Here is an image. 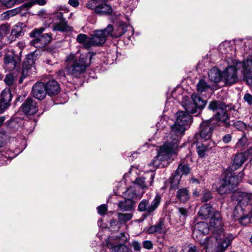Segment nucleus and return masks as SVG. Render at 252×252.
Returning a JSON list of instances; mask_svg holds the SVG:
<instances>
[{"label":"nucleus","instance_id":"72a5a7b5","mask_svg":"<svg viewBox=\"0 0 252 252\" xmlns=\"http://www.w3.org/2000/svg\"><path fill=\"white\" fill-rule=\"evenodd\" d=\"M127 28L126 25L122 24L113 32H111L110 36L114 38L119 37L126 33Z\"/></svg>","mask_w":252,"mask_h":252},{"label":"nucleus","instance_id":"c85d7f7f","mask_svg":"<svg viewBox=\"0 0 252 252\" xmlns=\"http://www.w3.org/2000/svg\"><path fill=\"white\" fill-rule=\"evenodd\" d=\"M164 219H160L158 222L155 225L150 226L148 231L149 233H161L164 231Z\"/></svg>","mask_w":252,"mask_h":252},{"label":"nucleus","instance_id":"3c124183","mask_svg":"<svg viewBox=\"0 0 252 252\" xmlns=\"http://www.w3.org/2000/svg\"><path fill=\"white\" fill-rule=\"evenodd\" d=\"M212 198L211 193L210 191H205L203 196H202L201 200L202 202H207L209 201Z\"/></svg>","mask_w":252,"mask_h":252},{"label":"nucleus","instance_id":"052dcab7","mask_svg":"<svg viewBox=\"0 0 252 252\" xmlns=\"http://www.w3.org/2000/svg\"><path fill=\"white\" fill-rule=\"evenodd\" d=\"M68 3L70 5L75 7L78 6L79 2L78 0H69Z\"/></svg>","mask_w":252,"mask_h":252},{"label":"nucleus","instance_id":"1a4fd4ad","mask_svg":"<svg viewBox=\"0 0 252 252\" xmlns=\"http://www.w3.org/2000/svg\"><path fill=\"white\" fill-rule=\"evenodd\" d=\"M113 30V26L109 24L104 30L94 31V34L91 36V47L103 44L106 42L107 36H110Z\"/></svg>","mask_w":252,"mask_h":252},{"label":"nucleus","instance_id":"6e6d98bb","mask_svg":"<svg viewBox=\"0 0 252 252\" xmlns=\"http://www.w3.org/2000/svg\"><path fill=\"white\" fill-rule=\"evenodd\" d=\"M244 100L250 105L252 104V95L250 94H246L244 97Z\"/></svg>","mask_w":252,"mask_h":252},{"label":"nucleus","instance_id":"4be33fe9","mask_svg":"<svg viewBox=\"0 0 252 252\" xmlns=\"http://www.w3.org/2000/svg\"><path fill=\"white\" fill-rule=\"evenodd\" d=\"M249 157V152L237 154L234 159V163L233 166H234L235 168L241 166L244 162L248 159Z\"/></svg>","mask_w":252,"mask_h":252},{"label":"nucleus","instance_id":"8fccbe9b","mask_svg":"<svg viewBox=\"0 0 252 252\" xmlns=\"http://www.w3.org/2000/svg\"><path fill=\"white\" fill-rule=\"evenodd\" d=\"M97 209L99 214L100 215H104L107 210V207L106 205L102 204L98 206Z\"/></svg>","mask_w":252,"mask_h":252},{"label":"nucleus","instance_id":"b1692460","mask_svg":"<svg viewBox=\"0 0 252 252\" xmlns=\"http://www.w3.org/2000/svg\"><path fill=\"white\" fill-rule=\"evenodd\" d=\"M183 106L188 113L194 114L198 112V109L191 98L185 97L183 101Z\"/></svg>","mask_w":252,"mask_h":252},{"label":"nucleus","instance_id":"dca6fc26","mask_svg":"<svg viewBox=\"0 0 252 252\" xmlns=\"http://www.w3.org/2000/svg\"><path fill=\"white\" fill-rule=\"evenodd\" d=\"M238 205L234 211V214H235L236 210L238 207H240L243 209V207L248 205L252 200V193H249L245 192H241L236 194Z\"/></svg>","mask_w":252,"mask_h":252},{"label":"nucleus","instance_id":"ddd939ff","mask_svg":"<svg viewBox=\"0 0 252 252\" xmlns=\"http://www.w3.org/2000/svg\"><path fill=\"white\" fill-rule=\"evenodd\" d=\"M54 21H59V22L55 24L53 28L54 31L65 32L71 31V27L67 25L65 19L63 17L62 13H57L54 16Z\"/></svg>","mask_w":252,"mask_h":252},{"label":"nucleus","instance_id":"f257e3e1","mask_svg":"<svg viewBox=\"0 0 252 252\" xmlns=\"http://www.w3.org/2000/svg\"><path fill=\"white\" fill-rule=\"evenodd\" d=\"M191 123V117L187 112L179 111L176 113V119L171 126L170 136L168 139L173 143H179L181 138Z\"/></svg>","mask_w":252,"mask_h":252},{"label":"nucleus","instance_id":"79ce46f5","mask_svg":"<svg viewBox=\"0 0 252 252\" xmlns=\"http://www.w3.org/2000/svg\"><path fill=\"white\" fill-rule=\"evenodd\" d=\"M1 2L7 7H12L16 2H21L20 0H1Z\"/></svg>","mask_w":252,"mask_h":252},{"label":"nucleus","instance_id":"de8ad7c7","mask_svg":"<svg viewBox=\"0 0 252 252\" xmlns=\"http://www.w3.org/2000/svg\"><path fill=\"white\" fill-rule=\"evenodd\" d=\"M240 222L243 225H247L250 223L251 219L247 215L241 217L239 219Z\"/></svg>","mask_w":252,"mask_h":252},{"label":"nucleus","instance_id":"c756f323","mask_svg":"<svg viewBox=\"0 0 252 252\" xmlns=\"http://www.w3.org/2000/svg\"><path fill=\"white\" fill-rule=\"evenodd\" d=\"M177 198L182 202H187L189 198V190L186 188L179 189L177 192Z\"/></svg>","mask_w":252,"mask_h":252},{"label":"nucleus","instance_id":"f704fd0d","mask_svg":"<svg viewBox=\"0 0 252 252\" xmlns=\"http://www.w3.org/2000/svg\"><path fill=\"white\" fill-rule=\"evenodd\" d=\"M107 246L111 249V252H129L128 248L124 245L112 246L111 243H107Z\"/></svg>","mask_w":252,"mask_h":252},{"label":"nucleus","instance_id":"a18cd8bd","mask_svg":"<svg viewBox=\"0 0 252 252\" xmlns=\"http://www.w3.org/2000/svg\"><path fill=\"white\" fill-rule=\"evenodd\" d=\"M30 69L23 67L22 70V73L21 75V77L19 79V83H22L23 82V79L25 78L27 75H29L31 71Z\"/></svg>","mask_w":252,"mask_h":252},{"label":"nucleus","instance_id":"864d4df0","mask_svg":"<svg viewBox=\"0 0 252 252\" xmlns=\"http://www.w3.org/2000/svg\"><path fill=\"white\" fill-rule=\"evenodd\" d=\"M57 74L59 79H61L62 81L65 80V74L64 70L61 69L59 70L57 72Z\"/></svg>","mask_w":252,"mask_h":252},{"label":"nucleus","instance_id":"5701e85b","mask_svg":"<svg viewBox=\"0 0 252 252\" xmlns=\"http://www.w3.org/2000/svg\"><path fill=\"white\" fill-rule=\"evenodd\" d=\"M36 60V55L35 52H32L27 55L24 59L23 63V67H25L30 70H32V68L35 69L34 66V63Z\"/></svg>","mask_w":252,"mask_h":252},{"label":"nucleus","instance_id":"c9c22d12","mask_svg":"<svg viewBox=\"0 0 252 252\" xmlns=\"http://www.w3.org/2000/svg\"><path fill=\"white\" fill-rule=\"evenodd\" d=\"M210 88V86L204 79L200 80L197 84V91L200 93L207 91Z\"/></svg>","mask_w":252,"mask_h":252},{"label":"nucleus","instance_id":"69168bd1","mask_svg":"<svg viewBox=\"0 0 252 252\" xmlns=\"http://www.w3.org/2000/svg\"><path fill=\"white\" fill-rule=\"evenodd\" d=\"M247 82L249 85L252 86V74L251 77L247 78Z\"/></svg>","mask_w":252,"mask_h":252},{"label":"nucleus","instance_id":"393cba45","mask_svg":"<svg viewBox=\"0 0 252 252\" xmlns=\"http://www.w3.org/2000/svg\"><path fill=\"white\" fill-rule=\"evenodd\" d=\"M214 145V143L212 141H209L208 144L205 143L198 144L196 146L197 152L200 158H203L206 155V151L211 148Z\"/></svg>","mask_w":252,"mask_h":252},{"label":"nucleus","instance_id":"6ab92c4d","mask_svg":"<svg viewBox=\"0 0 252 252\" xmlns=\"http://www.w3.org/2000/svg\"><path fill=\"white\" fill-rule=\"evenodd\" d=\"M215 212H218V211L213 208L210 204L206 203L200 208L198 215L201 220H207L209 218H211Z\"/></svg>","mask_w":252,"mask_h":252},{"label":"nucleus","instance_id":"aec40b11","mask_svg":"<svg viewBox=\"0 0 252 252\" xmlns=\"http://www.w3.org/2000/svg\"><path fill=\"white\" fill-rule=\"evenodd\" d=\"M47 94L49 95H56L60 91L59 83L55 80L48 81L45 85Z\"/></svg>","mask_w":252,"mask_h":252},{"label":"nucleus","instance_id":"09e8293b","mask_svg":"<svg viewBox=\"0 0 252 252\" xmlns=\"http://www.w3.org/2000/svg\"><path fill=\"white\" fill-rule=\"evenodd\" d=\"M22 32V28L18 26L14 27L12 30V33L16 36L20 35Z\"/></svg>","mask_w":252,"mask_h":252},{"label":"nucleus","instance_id":"9b49d317","mask_svg":"<svg viewBox=\"0 0 252 252\" xmlns=\"http://www.w3.org/2000/svg\"><path fill=\"white\" fill-rule=\"evenodd\" d=\"M161 201V196L157 194L153 201L149 204V202L146 199H143L139 204L138 210L140 212H144L147 215L153 212L158 206Z\"/></svg>","mask_w":252,"mask_h":252},{"label":"nucleus","instance_id":"473e14b6","mask_svg":"<svg viewBox=\"0 0 252 252\" xmlns=\"http://www.w3.org/2000/svg\"><path fill=\"white\" fill-rule=\"evenodd\" d=\"M191 99L199 111L203 109L206 104V101L195 94L191 95Z\"/></svg>","mask_w":252,"mask_h":252},{"label":"nucleus","instance_id":"4468645a","mask_svg":"<svg viewBox=\"0 0 252 252\" xmlns=\"http://www.w3.org/2000/svg\"><path fill=\"white\" fill-rule=\"evenodd\" d=\"M36 101L32 98H28L21 105L20 109L26 115H32L38 111Z\"/></svg>","mask_w":252,"mask_h":252},{"label":"nucleus","instance_id":"5fc2aeb1","mask_svg":"<svg viewBox=\"0 0 252 252\" xmlns=\"http://www.w3.org/2000/svg\"><path fill=\"white\" fill-rule=\"evenodd\" d=\"M131 246L135 251H139L141 248L140 243L136 241L132 242Z\"/></svg>","mask_w":252,"mask_h":252},{"label":"nucleus","instance_id":"20e7f679","mask_svg":"<svg viewBox=\"0 0 252 252\" xmlns=\"http://www.w3.org/2000/svg\"><path fill=\"white\" fill-rule=\"evenodd\" d=\"M209 225L213 229V233L217 239L223 238L225 239V243L228 244L230 241H233L234 236L230 233H225L223 229V222L220 212H215L210 219Z\"/></svg>","mask_w":252,"mask_h":252},{"label":"nucleus","instance_id":"412c9836","mask_svg":"<svg viewBox=\"0 0 252 252\" xmlns=\"http://www.w3.org/2000/svg\"><path fill=\"white\" fill-rule=\"evenodd\" d=\"M208 77L210 81L217 83L222 79V74L220 70L216 68L213 67L208 72Z\"/></svg>","mask_w":252,"mask_h":252},{"label":"nucleus","instance_id":"680f3d73","mask_svg":"<svg viewBox=\"0 0 252 252\" xmlns=\"http://www.w3.org/2000/svg\"><path fill=\"white\" fill-rule=\"evenodd\" d=\"M6 156L3 157V154L0 152V166L4 164L5 163V160L3 159V158H5Z\"/></svg>","mask_w":252,"mask_h":252},{"label":"nucleus","instance_id":"774afa93","mask_svg":"<svg viewBox=\"0 0 252 252\" xmlns=\"http://www.w3.org/2000/svg\"><path fill=\"white\" fill-rule=\"evenodd\" d=\"M5 120V117L3 116L0 117V126H1Z\"/></svg>","mask_w":252,"mask_h":252},{"label":"nucleus","instance_id":"f3484780","mask_svg":"<svg viewBox=\"0 0 252 252\" xmlns=\"http://www.w3.org/2000/svg\"><path fill=\"white\" fill-rule=\"evenodd\" d=\"M12 95L9 88L4 89L1 93L0 99V109L3 112L10 106Z\"/></svg>","mask_w":252,"mask_h":252},{"label":"nucleus","instance_id":"bf43d9fd","mask_svg":"<svg viewBox=\"0 0 252 252\" xmlns=\"http://www.w3.org/2000/svg\"><path fill=\"white\" fill-rule=\"evenodd\" d=\"M14 12L12 10L7 11L2 14L3 17L4 18H9L10 16H12L14 15Z\"/></svg>","mask_w":252,"mask_h":252},{"label":"nucleus","instance_id":"338daca9","mask_svg":"<svg viewBox=\"0 0 252 252\" xmlns=\"http://www.w3.org/2000/svg\"><path fill=\"white\" fill-rule=\"evenodd\" d=\"M169 252H178V250L176 248L171 247L169 249Z\"/></svg>","mask_w":252,"mask_h":252},{"label":"nucleus","instance_id":"a878e982","mask_svg":"<svg viewBox=\"0 0 252 252\" xmlns=\"http://www.w3.org/2000/svg\"><path fill=\"white\" fill-rule=\"evenodd\" d=\"M154 179V175L152 174L150 178V181H146V178L142 177L137 178L135 181V183L138 185L141 189H144L152 185Z\"/></svg>","mask_w":252,"mask_h":252},{"label":"nucleus","instance_id":"bb28decb","mask_svg":"<svg viewBox=\"0 0 252 252\" xmlns=\"http://www.w3.org/2000/svg\"><path fill=\"white\" fill-rule=\"evenodd\" d=\"M209 232V227L207 223L201 221L196 223L194 225L193 234L200 232L204 235L207 234Z\"/></svg>","mask_w":252,"mask_h":252},{"label":"nucleus","instance_id":"0eeeda50","mask_svg":"<svg viewBox=\"0 0 252 252\" xmlns=\"http://www.w3.org/2000/svg\"><path fill=\"white\" fill-rule=\"evenodd\" d=\"M45 29L40 27L34 29L30 33V36L34 38L31 41V44L36 48H42L48 45L52 40V34H42Z\"/></svg>","mask_w":252,"mask_h":252},{"label":"nucleus","instance_id":"2f4dec72","mask_svg":"<svg viewBox=\"0 0 252 252\" xmlns=\"http://www.w3.org/2000/svg\"><path fill=\"white\" fill-rule=\"evenodd\" d=\"M118 205L119 208L124 211H130L133 208L132 201L130 198L120 201Z\"/></svg>","mask_w":252,"mask_h":252},{"label":"nucleus","instance_id":"f8f14e48","mask_svg":"<svg viewBox=\"0 0 252 252\" xmlns=\"http://www.w3.org/2000/svg\"><path fill=\"white\" fill-rule=\"evenodd\" d=\"M20 62L21 59L18 56L13 52H9L4 56V67L8 71L13 70L19 64Z\"/></svg>","mask_w":252,"mask_h":252},{"label":"nucleus","instance_id":"7c9ffc66","mask_svg":"<svg viewBox=\"0 0 252 252\" xmlns=\"http://www.w3.org/2000/svg\"><path fill=\"white\" fill-rule=\"evenodd\" d=\"M76 40L79 43L82 44L86 48L89 49L91 47V37H88L85 34L80 33L78 34Z\"/></svg>","mask_w":252,"mask_h":252},{"label":"nucleus","instance_id":"9d476101","mask_svg":"<svg viewBox=\"0 0 252 252\" xmlns=\"http://www.w3.org/2000/svg\"><path fill=\"white\" fill-rule=\"evenodd\" d=\"M231 173H225L224 177L220 181V185L218 188V191L220 194L229 193L238 186L237 180L232 178Z\"/></svg>","mask_w":252,"mask_h":252},{"label":"nucleus","instance_id":"4d7b16f0","mask_svg":"<svg viewBox=\"0 0 252 252\" xmlns=\"http://www.w3.org/2000/svg\"><path fill=\"white\" fill-rule=\"evenodd\" d=\"M125 193L126 195H128L129 198H132L135 195H136L135 192H133V188L132 187L128 188L126 191Z\"/></svg>","mask_w":252,"mask_h":252},{"label":"nucleus","instance_id":"37998d69","mask_svg":"<svg viewBox=\"0 0 252 252\" xmlns=\"http://www.w3.org/2000/svg\"><path fill=\"white\" fill-rule=\"evenodd\" d=\"M185 252H200L195 246L189 245L184 249Z\"/></svg>","mask_w":252,"mask_h":252},{"label":"nucleus","instance_id":"0e129e2a","mask_svg":"<svg viewBox=\"0 0 252 252\" xmlns=\"http://www.w3.org/2000/svg\"><path fill=\"white\" fill-rule=\"evenodd\" d=\"M3 135L0 132V148L1 147L3 144Z\"/></svg>","mask_w":252,"mask_h":252},{"label":"nucleus","instance_id":"423d86ee","mask_svg":"<svg viewBox=\"0 0 252 252\" xmlns=\"http://www.w3.org/2000/svg\"><path fill=\"white\" fill-rule=\"evenodd\" d=\"M248 62H237L234 65L229 66L225 68L222 73V80L225 84L230 86L238 82V71L241 67L244 70L247 69Z\"/></svg>","mask_w":252,"mask_h":252},{"label":"nucleus","instance_id":"49530a36","mask_svg":"<svg viewBox=\"0 0 252 252\" xmlns=\"http://www.w3.org/2000/svg\"><path fill=\"white\" fill-rule=\"evenodd\" d=\"M8 30V27L6 25L0 26V38L5 35Z\"/></svg>","mask_w":252,"mask_h":252},{"label":"nucleus","instance_id":"6e6552de","mask_svg":"<svg viewBox=\"0 0 252 252\" xmlns=\"http://www.w3.org/2000/svg\"><path fill=\"white\" fill-rule=\"evenodd\" d=\"M225 239L221 238V239H217L213 233L212 236L207 237L203 242L201 243V245L203 248L206 250L209 251L213 249L214 247V241L217 243V246L216 247L215 252H224L227 248L231 245L232 241H230L229 244L224 243Z\"/></svg>","mask_w":252,"mask_h":252},{"label":"nucleus","instance_id":"cd10ccee","mask_svg":"<svg viewBox=\"0 0 252 252\" xmlns=\"http://www.w3.org/2000/svg\"><path fill=\"white\" fill-rule=\"evenodd\" d=\"M112 11V9L110 5L106 3H101L95 8V12L101 15L110 14Z\"/></svg>","mask_w":252,"mask_h":252},{"label":"nucleus","instance_id":"c03bdc74","mask_svg":"<svg viewBox=\"0 0 252 252\" xmlns=\"http://www.w3.org/2000/svg\"><path fill=\"white\" fill-rule=\"evenodd\" d=\"M14 81V77L12 74H8L6 75L4 82L8 86H11L13 84Z\"/></svg>","mask_w":252,"mask_h":252},{"label":"nucleus","instance_id":"13d9d810","mask_svg":"<svg viewBox=\"0 0 252 252\" xmlns=\"http://www.w3.org/2000/svg\"><path fill=\"white\" fill-rule=\"evenodd\" d=\"M231 140V136L229 134L225 135L222 137V141L224 143H228Z\"/></svg>","mask_w":252,"mask_h":252},{"label":"nucleus","instance_id":"ea45409f","mask_svg":"<svg viewBox=\"0 0 252 252\" xmlns=\"http://www.w3.org/2000/svg\"><path fill=\"white\" fill-rule=\"evenodd\" d=\"M181 178V176L179 175L176 173H175V175L171 181V187L172 188H175L178 186L179 184Z\"/></svg>","mask_w":252,"mask_h":252},{"label":"nucleus","instance_id":"a211bd4d","mask_svg":"<svg viewBox=\"0 0 252 252\" xmlns=\"http://www.w3.org/2000/svg\"><path fill=\"white\" fill-rule=\"evenodd\" d=\"M33 96L37 99L42 100L46 96L47 93L45 85L42 82H37L32 87Z\"/></svg>","mask_w":252,"mask_h":252},{"label":"nucleus","instance_id":"39448f33","mask_svg":"<svg viewBox=\"0 0 252 252\" xmlns=\"http://www.w3.org/2000/svg\"><path fill=\"white\" fill-rule=\"evenodd\" d=\"M209 109L214 112H216L215 117L218 121L219 126H228L230 124L229 118L226 113V106L221 101L213 100L210 102Z\"/></svg>","mask_w":252,"mask_h":252},{"label":"nucleus","instance_id":"603ef678","mask_svg":"<svg viewBox=\"0 0 252 252\" xmlns=\"http://www.w3.org/2000/svg\"><path fill=\"white\" fill-rule=\"evenodd\" d=\"M143 247L147 250H151L153 247V244L151 241L146 240L143 242Z\"/></svg>","mask_w":252,"mask_h":252},{"label":"nucleus","instance_id":"7ed1b4c3","mask_svg":"<svg viewBox=\"0 0 252 252\" xmlns=\"http://www.w3.org/2000/svg\"><path fill=\"white\" fill-rule=\"evenodd\" d=\"M178 148L177 144L173 143L169 139H167L164 144L160 147L158 152V155L155 157L149 165L155 168L163 166L162 161L170 159L173 154L176 153Z\"/></svg>","mask_w":252,"mask_h":252},{"label":"nucleus","instance_id":"a19ab883","mask_svg":"<svg viewBox=\"0 0 252 252\" xmlns=\"http://www.w3.org/2000/svg\"><path fill=\"white\" fill-rule=\"evenodd\" d=\"M226 173H231L232 175V178H234L237 180L238 184L240 182H241L242 179L243 178V177L244 176V173H243V171L239 172L237 176H235V174L233 172L227 171ZM231 180H232V178H231Z\"/></svg>","mask_w":252,"mask_h":252},{"label":"nucleus","instance_id":"e433bc0d","mask_svg":"<svg viewBox=\"0 0 252 252\" xmlns=\"http://www.w3.org/2000/svg\"><path fill=\"white\" fill-rule=\"evenodd\" d=\"M178 209L180 214V223L179 224V226H183L185 223L186 219L188 216V212L187 209L182 207L179 208Z\"/></svg>","mask_w":252,"mask_h":252},{"label":"nucleus","instance_id":"2eb2a0df","mask_svg":"<svg viewBox=\"0 0 252 252\" xmlns=\"http://www.w3.org/2000/svg\"><path fill=\"white\" fill-rule=\"evenodd\" d=\"M213 127L210 123H203L200 125V132L195 135L198 139L206 141L209 140L212 136Z\"/></svg>","mask_w":252,"mask_h":252},{"label":"nucleus","instance_id":"4c0bfd02","mask_svg":"<svg viewBox=\"0 0 252 252\" xmlns=\"http://www.w3.org/2000/svg\"><path fill=\"white\" fill-rule=\"evenodd\" d=\"M119 221L120 223H125L132 219V213H118Z\"/></svg>","mask_w":252,"mask_h":252},{"label":"nucleus","instance_id":"f03ea898","mask_svg":"<svg viewBox=\"0 0 252 252\" xmlns=\"http://www.w3.org/2000/svg\"><path fill=\"white\" fill-rule=\"evenodd\" d=\"M65 62L68 73L78 77L91 65V57L88 55H81L79 59H76L74 54H71L66 57Z\"/></svg>","mask_w":252,"mask_h":252},{"label":"nucleus","instance_id":"58836bf2","mask_svg":"<svg viewBox=\"0 0 252 252\" xmlns=\"http://www.w3.org/2000/svg\"><path fill=\"white\" fill-rule=\"evenodd\" d=\"M190 171L189 168L188 166L183 164H180L178 166L175 173L179 175L182 176L183 175H187Z\"/></svg>","mask_w":252,"mask_h":252},{"label":"nucleus","instance_id":"e2e57ef3","mask_svg":"<svg viewBox=\"0 0 252 252\" xmlns=\"http://www.w3.org/2000/svg\"><path fill=\"white\" fill-rule=\"evenodd\" d=\"M96 6H94V4L93 1H89L87 4V7H88L89 9H93L94 8L95 9Z\"/></svg>","mask_w":252,"mask_h":252}]
</instances>
